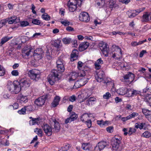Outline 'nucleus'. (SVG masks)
<instances>
[{
    "label": "nucleus",
    "instance_id": "nucleus-16",
    "mask_svg": "<svg viewBox=\"0 0 151 151\" xmlns=\"http://www.w3.org/2000/svg\"><path fill=\"white\" fill-rule=\"evenodd\" d=\"M79 19L83 22H88L90 20L88 14L86 12H83L81 13L79 16Z\"/></svg>",
    "mask_w": 151,
    "mask_h": 151
},
{
    "label": "nucleus",
    "instance_id": "nucleus-56",
    "mask_svg": "<svg viewBox=\"0 0 151 151\" xmlns=\"http://www.w3.org/2000/svg\"><path fill=\"white\" fill-rule=\"evenodd\" d=\"M46 55L47 58L48 60H51L52 59V57L50 56V54L49 50H47L46 52Z\"/></svg>",
    "mask_w": 151,
    "mask_h": 151
},
{
    "label": "nucleus",
    "instance_id": "nucleus-50",
    "mask_svg": "<svg viewBox=\"0 0 151 151\" xmlns=\"http://www.w3.org/2000/svg\"><path fill=\"white\" fill-rule=\"evenodd\" d=\"M32 23L34 24L39 25L40 23V20L37 19H33L32 21Z\"/></svg>",
    "mask_w": 151,
    "mask_h": 151
},
{
    "label": "nucleus",
    "instance_id": "nucleus-10",
    "mask_svg": "<svg viewBox=\"0 0 151 151\" xmlns=\"http://www.w3.org/2000/svg\"><path fill=\"white\" fill-rule=\"evenodd\" d=\"M44 52L41 48L37 49L34 51L33 57L35 60H39L42 58Z\"/></svg>",
    "mask_w": 151,
    "mask_h": 151
},
{
    "label": "nucleus",
    "instance_id": "nucleus-37",
    "mask_svg": "<svg viewBox=\"0 0 151 151\" xmlns=\"http://www.w3.org/2000/svg\"><path fill=\"white\" fill-rule=\"evenodd\" d=\"M39 121L38 118L32 119L29 121V124L30 125H33L37 124Z\"/></svg>",
    "mask_w": 151,
    "mask_h": 151
},
{
    "label": "nucleus",
    "instance_id": "nucleus-62",
    "mask_svg": "<svg viewBox=\"0 0 151 151\" xmlns=\"http://www.w3.org/2000/svg\"><path fill=\"white\" fill-rule=\"evenodd\" d=\"M115 2L112 0H110L109 2V6L110 8H112L115 5Z\"/></svg>",
    "mask_w": 151,
    "mask_h": 151
},
{
    "label": "nucleus",
    "instance_id": "nucleus-54",
    "mask_svg": "<svg viewBox=\"0 0 151 151\" xmlns=\"http://www.w3.org/2000/svg\"><path fill=\"white\" fill-rule=\"evenodd\" d=\"M29 25V23L27 21H22L21 22L20 25L22 27H24Z\"/></svg>",
    "mask_w": 151,
    "mask_h": 151
},
{
    "label": "nucleus",
    "instance_id": "nucleus-12",
    "mask_svg": "<svg viewBox=\"0 0 151 151\" xmlns=\"http://www.w3.org/2000/svg\"><path fill=\"white\" fill-rule=\"evenodd\" d=\"M49 95L47 94L40 97L35 101V104L37 106H41L44 105L46 100L49 97Z\"/></svg>",
    "mask_w": 151,
    "mask_h": 151
},
{
    "label": "nucleus",
    "instance_id": "nucleus-61",
    "mask_svg": "<svg viewBox=\"0 0 151 151\" xmlns=\"http://www.w3.org/2000/svg\"><path fill=\"white\" fill-rule=\"evenodd\" d=\"M76 97L74 95H73L69 97V100L71 102H73L76 100Z\"/></svg>",
    "mask_w": 151,
    "mask_h": 151
},
{
    "label": "nucleus",
    "instance_id": "nucleus-36",
    "mask_svg": "<svg viewBox=\"0 0 151 151\" xmlns=\"http://www.w3.org/2000/svg\"><path fill=\"white\" fill-rule=\"evenodd\" d=\"M34 131L35 132H36L40 136H42V131L41 129L36 128L34 129Z\"/></svg>",
    "mask_w": 151,
    "mask_h": 151
},
{
    "label": "nucleus",
    "instance_id": "nucleus-48",
    "mask_svg": "<svg viewBox=\"0 0 151 151\" xmlns=\"http://www.w3.org/2000/svg\"><path fill=\"white\" fill-rule=\"evenodd\" d=\"M111 96V94L109 92L106 93L103 95V98L105 99H108Z\"/></svg>",
    "mask_w": 151,
    "mask_h": 151
},
{
    "label": "nucleus",
    "instance_id": "nucleus-40",
    "mask_svg": "<svg viewBox=\"0 0 151 151\" xmlns=\"http://www.w3.org/2000/svg\"><path fill=\"white\" fill-rule=\"evenodd\" d=\"M42 18L44 20L48 21L50 19V17L47 13H44L42 16Z\"/></svg>",
    "mask_w": 151,
    "mask_h": 151
},
{
    "label": "nucleus",
    "instance_id": "nucleus-33",
    "mask_svg": "<svg viewBox=\"0 0 151 151\" xmlns=\"http://www.w3.org/2000/svg\"><path fill=\"white\" fill-rule=\"evenodd\" d=\"M62 41L64 44H69L71 42L72 40L70 38L66 37L63 38L62 39Z\"/></svg>",
    "mask_w": 151,
    "mask_h": 151
},
{
    "label": "nucleus",
    "instance_id": "nucleus-55",
    "mask_svg": "<svg viewBox=\"0 0 151 151\" xmlns=\"http://www.w3.org/2000/svg\"><path fill=\"white\" fill-rule=\"evenodd\" d=\"M10 108H12L13 109H17L19 107V105L17 103L14 104L13 105L9 106Z\"/></svg>",
    "mask_w": 151,
    "mask_h": 151
},
{
    "label": "nucleus",
    "instance_id": "nucleus-30",
    "mask_svg": "<svg viewBox=\"0 0 151 151\" xmlns=\"http://www.w3.org/2000/svg\"><path fill=\"white\" fill-rule=\"evenodd\" d=\"M12 37H9L7 36L3 37L1 40L0 46H1L2 45L11 39Z\"/></svg>",
    "mask_w": 151,
    "mask_h": 151
},
{
    "label": "nucleus",
    "instance_id": "nucleus-19",
    "mask_svg": "<svg viewBox=\"0 0 151 151\" xmlns=\"http://www.w3.org/2000/svg\"><path fill=\"white\" fill-rule=\"evenodd\" d=\"M32 49L30 45H27L24 46L22 50V52L25 55L28 56L30 54Z\"/></svg>",
    "mask_w": 151,
    "mask_h": 151
},
{
    "label": "nucleus",
    "instance_id": "nucleus-15",
    "mask_svg": "<svg viewBox=\"0 0 151 151\" xmlns=\"http://www.w3.org/2000/svg\"><path fill=\"white\" fill-rule=\"evenodd\" d=\"M43 130L45 134L48 136H50L52 135L53 132L51 127L48 124H45L42 126Z\"/></svg>",
    "mask_w": 151,
    "mask_h": 151
},
{
    "label": "nucleus",
    "instance_id": "nucleus-52",
    "mask_svg": "<svg viewBox=\"0 0 151 151\" xmlns=\"http://www.w3.org/2000/svg\"><path fill=\"white\" fill-rule=\"evenodd\" d=\"M9 48L10 49V50H9L8 51L7 53L9 56H12V55H13L14 54V52H12V51L14 48H12V47H10Z\"/></svg>",
    "mask_w": 151,
    "mask_h": 151
},
{
    "label": "nucleus",
    "instance_id": "nucleus-6",
    "mask_svg": "<svg viewBox=\"0 0 151 151\" xmlns=\"http://www.w3.org/2000/svg\"><path fill=\"white\" fill-rule=\"evenodd\" d=\"M113 52H112V57L114 58L119 59L121 58L122 55V50L118 46L113 45L112 47Z\"/></svg>",
    "mask_w": 151,
    "mask_h": 151
},
{
    "label": "nucleus",
    "instance_id": "nucleus-20",
    "mask_svg": "<svg viewBox=\"0 0 151 151\" xmlns=\"http://www.w3.org/2000/svg\"><path fill=\"white\" fill-rule=\"evenodd\" d=\"M89 43L88 42H84L80 44L78 47L79 50L80 51H83L88 47Z\"/></svg>",
    "mask_w": 151,
    "mask_h": 151
},
{
    "label": "nucleus",
    "instance_id": "nucleus-23",
    "mask_svg": "<svg viewBox=\"0 0 151 151\" xmlns=\"http://www.w3.org/2000/svg\"><path fill=\"white\" fill-rule=\"evenodd\" d=\"M104 63L102 58H100L97 60L95 63V68L96 70H99L101 68V65L102 64Z\"/></svg>",
    "mask_w": 151,
    "mask_h": 151
},
{
    "label": "nucleus",
    "instance_id": "nucleus-8",
    "mask_svg": "<svg viewBox=\"0 0 151 151\" xmlns=\"http://www.w3.org/2000/svg\"><path fill=\"white\" fill-rule=\"evenodd\" d=\"M56 63L58 71L60 73L64 72L65 70L64 65L65 62L63 59V57L61 56L59 57Z\"/></svg>",
    "mask_w": 151,
    "mask_h": 151
},
{
    "label": "nucleus",
    "instance_id": "nucleus-26",
    "mask_svg": "<svg viewBox=\"0 0 151 151\" xmlns=\"http://www.w3.org/2000/svg\"><path fill=\"white\" fill-rule=\"evenodd\" d=\"M60 100V97L59 96H56L52 103V106L53 107H56L59 104Z\"/></svg>",
    "mask_w": 151,
    "mask_h": 151
},
{
    "label": "nucleus",
    "instance_id": "nucleus-43",
    "mask_svg": "<svg viewBox=\"0 0 151 151\" xmlns=\"http://www.w3.org/2000/svg\"><path fill=\"white\" fill-rule=\"evenodd\" d=\"M78 117L77 115L75 114L74 112H72L71 113V115L70 117L71 119V120L72 121H74L76 120Z\"/></svg>",
    "mask_w": 151,
    "mask_h": 151
},
{
    "label": "nucleus",
    "instance_id": "nucleus-45",
    "mask_svg": "<svg viewBox=\"0 0 151 151\" xmlns=\"http://www.w3.org/2000/svg\"><path fill=\"white\" fill-rule=\"evenodd\" d=\"M8 22V20L6 19L2 20L0 21V28L3 26L5 25Z\"/></svg>",
    "mask_w": 151,
    "mask_h": 151
},
{
    "label": "nucleus",
    "instance_id": "nucleus-49",
    "mask_svg": "<svg viewBox=\"0 0 151 151\" xmlns=\"http://www.w3.org/2000/svg\"><path fill=\"white\" fill-rule=\"evenodd\" d=\"M88 143H83L82 144V149L85 150H88Z\"/></svg>",
    "mask_w": 151,
    "mask_h": 151
},
{
    "label": "nucleus",
    "instance_id": "nucleus-28",
    "mask_svg": "<svg viewBox=\"0 0 151 151\" xmlns=\"http://www.w3.org/2000/svg\"><path fill=\"white\" fill-rule=\"evenodd\" d=\"M11 20H9L8 22L9 24H12L13 23H17L19 22L20 20L17 19V17L14 16L11 17Z\"/></svg>",
    "mask_w": 151,
    "mask_h": 151
},
{
    "label": "nucleus",
    "instance_id": "nucleus-31",
    "mask_svg": "<svg viewBox=\"0 0 151 151\" xmlns=\"http://www.w3.org/2000/svg\"><path fill=\"white\" fill-rule=\"evenodd\" d=\"M98 144L101 150L103 149L107 144V142L104 141L100 142Z\"/></svg>",
    "mask_w": 151,
    "mask_h": 151
},
{
    "label": "nucleus",
    "instance_id": "nucleus-63",
    "mask_svg": "<svg viewBox=\"0 0 151 151\" xmlns=\"http://www.w3.org/2000/svg\"><path fill=\"white\" fill-rule=\"evenodd\" d=\"M145 9V8H142L135 10V11L136 12L137 14H138L139 13L144 11Z\"/></svg>",
    "mask_w": 151,
    "mask_h": 151
},
{
    "label": "nucleus",
    "instance_id": "nucleus-44",
    "mask_svg": "<svg viewBox=\"0 0 151 151\" xmlns=\"http://www.w3.org/2000/svg\"><path fill=\"white\" fill-rule=\"evenodd\" d=\"M138 115V114L136 112H133L131 114L128 116L129 119L132 118H134L135 116H137Z\"/></svg>",
    "mask_w": 151,
    "mask_h": 151
},
{
    "label": "nucleus",
    "instance_id": "nucleus-11",
    "mask_svg": "<svg viewBox=\"0 0 151 151\" xmlns=\"http://www.w3.org/2000/svg\"><path fill=\"white\" fill-rule=\"evenodd\" d=\"M81 78L76 81L75 83L74 86L77 88L84 85L88 81V78L86 75L84 76L80 77Z\"/></svg>",
    "mask_w": 151,
    "mask_h": 151
},
{
    "label": "nucleus",
    "instance_id": "nucleus-46",
    "mask_svg": "<svg viewBox=\"0 0 151 151\" xmlns=\"http://www.w3.org/2000/svg\"><path fill=\"white\" fill-rule=\"evenodd\" d=\"M24 107L25 108L26 111H31L33 110L32 106L31 105L25 106Z\"/></svg>",
    "mask_w": 151,
    "mask_h": 151
},
{
    "label": "nucleus",
    "instance_id": "nucleus-5",
    "mask_svg": "<svg viewBox=\"0 0 151 151\" xmlns=\"http://www.w3.org/2000/svg\"><path fill=\"white\" fill-rule=\"evenodd\" d=\"M91 94V92L88 89H86L85 91H83L78 96V99L79 102L80 103L84 102L86 100L89 98Z\"/></svg>",
    "mask_w": 151,
    "mask_h": 151
},
{
    "label": "nucleus",
    "instance_id": "nucleus-53",
    "mask_svg": "<svg viewBox=\"0 0 151 151\" xmlns=\"http://www.w3.org/2000/svg\"><path fill=\"white\" fill-rule=\"evenodd\" d=\"M126 94L128 95L129 96H133V90L131 89H128V90Z\"/></svg>",
    "mask_w": 151,
    "mask_h": 151
},
{
    "label": "nucleus",
    "instance_id": "nucleus-58",
    "mask_svg": "<svg viewBox=\"0 0 151 151\" xmlns=\"http://www.w3.org/2000/svg\"><path fill=\"white\" fill-rule=\"evenodd\" d=\"M88 128H90L91 126V119H89L85 122Z\"/></svg>",
    "mask_w": 151,
    "mask_h": 151
},
{
    "label": "nucleus",
    "instance_id": "nucleus-17",
    "mask_svg": "<svg viewBox=\"0 0 151 151\" xmlns=\"http://www.w3.org/2000/svg\"><path fill=\"white\" fill-rule=\"evenodd\" d=\"M107 46V44L106 43H101L99 45L100 49L101 50L103 54L105 56H108L109 49Z\"/></svg>",
    "mask_w": 151,
    "mask_h": 151
},
{
    "label": "nucleus",
    "instance_id": "nucleus-9",
    "mask_svg": "<svg viewBox=\"0 0 151 151\" xmlns=\"http://www.w3.org/2000/svg\"><path fill=\"white\" fill-rule=\"evenodd\" d=\"M121 138L119 137L115 136L111 140V144L113 149L114 150H117L119 148V145L120 143Z\"/></svg>",
    "mask_w": 151,
    "mask_h": 151
},
{
    "label": "nucleus",
    "instance_id": "nucleus-51",
    "mask_svg": "<svg viewBox=\"0 0 151 151\" xmlns=\"http://www.w3.org/2000/svg\"><path fill=\"white\" fill-rule=\"evenodd\" d=\"M61 23L64 25L65 26H67L70 24V22L68 21L67 20H64L60 22Z\"/></svg>",
    "mask_w": 151,
    "mask_h": 151
},
{
    "label": "nucleus",
    "instance_id": "nucleus-1",
    "mask_svg": "<svg viewBox=\"0 0 151 151\" xmlns=\"http://www.w3.org/2000/svg\"><path fill=\"white\" fill-rule=\"evenodd\" d=\"M104 72L103 71H100L95 76V79L97 82L101 83L103 85L109 86L113 84V81L110 79L106 78Z\"/></svg>",
    "mask_w": 151,
    "mask_h": 151
},
{
    "label": "nucleus",
    "instance_id": "nucleus-18",
    "mask_svg": "<svg viewBox=\"0 0 151 151\" xmlns=\"http://www.w3.org/2000/svg\"><path fill=\"white\" fill-rule=\"evenodd\" d=\"M86 100L85 105L89 106L93 105L96 101V99L94 97H90Z\"/></svg>",
    "mask_w": 151,
    "mask_h": 151
},
{
    "label": "nucleus",
    "instance_id": "nucleus-7",
    "mask_svg": "<svg viewBox=\"0 0 151 151\" xmlns=\"http://www.w3.org/2000/svg\"><path fill=\"white\" fill-rule=\"evenodd\" d=\"M28 73L30 78L34 80L37 81L40 78V73L36 69L29 70Z\"/></svg>",
    "mask_w": 151,
    "mask_h": 151
},
{
    "label": "nucleus",
    "instance_id": "nucleus-24",
    "mask_svg": "<svg viewBox=\"0 0 151 151\" xmlns=\"http://www.w3.org/2000/svg\"><path fill=\"white\" fill-rule=\"evenodd\" d=\"M78 52L76 50L73 51L70 55V60L72 61L76 59L78 56Z\"/></svg>",
    "mask_w": 151,
    "mask_h": 151
},
{
    "label": "nucleus",
    "instance_id": "nucleus-4",
    "mask_svg": "<svg viewBox=\"0 0 151 151\" xmlns=\"http://www.w3.org/2000/svg\"><path fill=\"white\" fill-rule=\"evenodd\" d=\"M86 75V72L83 70L80 71L79 72L73 71L69 74V81L70 82L76 80L78 77H83Z\"/></svg>",
    "mask_w": 151,
    "mask_h": 151
},
{
    "label": "nucleus",
    "instance_id": "nucleus-64",
    "mask_svg": "<svg viewBox=\"0 0 151 151\" xmlns=\"http://www.w3.org/2000/svg\"><path fill=\"white\" fill-rule=\"evenodd\" d=\"M94 151H100L101 150L98 144L94 147Z\"/></svg>",
    "mask_w": 151,
    "mask_h": 151
},
{
    "label": "nucleus",
    "instance_id": "nucleus-32",
    "mask_svg": "<svg viewBox=\"0 0 151 151\" xmlns=\"http://www.w3.org/2000/svg\"><path fill=\"white\" fill-rule=\"evenodd\" d=\"M142 113L145 115L146 117L151 115V111L145 108L142 109Z\"/></svg>",
    "mask_w": 151,
    "mask_h": 151
},
{
    "label": "nucleus",
    "instance_id": "nucleus-60",
    "mask_svg": "<svg viewBox=\"0 0 151 151\" xmlns=\"http://www.w3.org/2000/svg\"><path fill=\"white\" fill-rule=\"evenodd\" d=\"M70 147V145L68 144L65 145L62 148L63 150V151H67L69 149Z\"/></svg>",
    "mask_w": 151,
    "mask_h": 151
},
{
    "label": "nucleus",
    "instance_id": "nucleus-22",
    "mask_svg": "<svg viewBox=\"0 0 151 151\" xmlns=\"http://www.w3.org/2000/svg\"><path fill=\"white\" fill-rule=\"evenodd\" d=\"M17 99L21 103H26L28 102V99L27 97L20 94L17 97Z\"/></svg>",
    "mask_w": 151,
    "mask_h": 151
},
{
    "label": "nucleus",
    "instance_id": "nucleus-14",
    "mask_svg": "<svg viewBox=\"0 0 151 151\" xmlns=\"http://www.w3.org/2000/svg\"><path fill=\"white\" fill-rule=\"evenodd\" d=\"M19 82V85L21 89V88L26 89L29 87L30 85V82L29 79H22Z\"/></svg>",
    "mask_w": 151,
    "mask_h": 151
},
{
    "label": "nucleus",
    "instance_id": "nucleus-21",
    "mask_svg": "<svg viewBox=\"0 0 151 151\" xmlns=\"http://www.w3.org/2000/svg\"><path fill=\"white\" fill-rule=\"evenodd\" d=\"M52 123V124H53L54 127H53L52 130L53 132H58L60 130V126L58 122L56 121L55 119L53 120Z\"/></svg>",
    "mask_w": 151,
    "mask_h": 151
},
{
    "label": "nucleus",
    "instance_id": "nucleus-57",
    "mask_svg": "<svg viewBox=\"0 0 151 151\" xmlns=\"http://www.w3.org/2000/svg\"><path fill=\"white\" fill-rule=\"evenodd\" d=\"M137 15V13L135 10L133 11V12L130 15H129L128 14L129 17L130 18H133Z\"/></svg>",
    "mask_w": 151,
    "mask_h": 151
},
{
    "label": "nucleus",
    "instance_id": "nucleus-38",
    "mask_svg": "<svg viewBox=\"0 0 151 151\" xmlns=\"http://www.w3.org/2000/svg\"><path fill=\"white\" fill-rule=\"evenodd\" d=\"M149 14L148 13L146 12L145 14H144L142 17V21L143 22H147L149 20Z\"/></svg>",
    "mask_w": 151,
    "mask_h": 151
},
{
    "label": "nucleus",
    "instance_id": "nucleus-39",
    "mask_svg": "<svg viewBox=\"0 0 151 151\" xmlns=\"http://www.w3.org/2000/svg\"><path fill=\"white\" fill-rule=\"evenodd\" d=\"M137 130L135 128L132 127H130L129 128V130L128 131V134L129 135H131L132 134H133L135 133Z\"/></svg>",
    "mask_w": 151,
    "mask_h": 151
},
{
    "label": "nucleus",
    "instance_id": "nucleus-27",
    "mask_svg": "<svg viewBox=\"0 0 151 151\" xmlns=\"http://www.w3.org/2000/svg\"><path fill=\"white\" fill-rule=\"evenodd\" d=\"M89 116L87 113H84L80 117L81 120L83 122H85L86 121L88 120Z\"/></svg>",
    "mask_w": 151,
    "mask_h": 151
},
{
    "label": "nucleus",
    "instance_id": "nucleus-13",
    "mask_svg": "<svg viewBox=\"0 0 151 151\" xmlns=\"http://www.w3.org/2000/svg\"><path fill=\"white\" fill-rule=\"evenodd\" d=\"M124 82H126L127 84L131 83L134 79V75L131 73H129L123 77Z\"/></svg>",
    "mask_w": 151,
    "mask_h": 151
},
{
    "label": "nucleus",
    "instance_id": "nucleus-3",
    "mask_svg": "<svg viewBox=\"0 0 151 151\" xmlns=\"http://www.w3.org/2000/svg\"><path fill=\"white\" fill-rule=\"evenodd\" d=\"M61 74L56 70H52L49 75L47 81L50 85H52L60 78Z\"/></svg>",
    "mask_w": 151,
    "mask_h": 151
},
{
    "label": "nucleus",
    "instance_id": "nucleus-41",
    "mask_svg": "<svg viewBox=\"0 0 151 151\" xmlns=\"http://www.w3.org/2000/svg\"><path fill=\"white\" fill-rule=\"evenodd\" d=\"M61 42V41L60 40L58 39L56 40L54 42V45L57 48H59L60 46Z\"/></svg>",
    "mask_w": 151,
    "mask_h": 151
},
{
    "label": "nucleus",
    "instance_id": "nucleus-47",
    "mask_svg": "<svg viewBox=\"0 0 151 151\" xmlns=\"http://www.w3.org/2000/svg\"><path fill=\"white\" fill-rule=\"evenodd\" d=\"M26 111L25 108L24 107L21 110H19L18 111V113L20 114H24L26 113Z\"/></svg>",
    "mask_w": 151,
    "mask_h": 151
},
{
    "label": "nucleus",
    "instance_id": "nucleus-42",
    "mask_svg": "<svg viewBox=\"0 0 151 151\" xmlns=\"http://www.w3.org/2000/svg\"><path fill=\"white\" fill-rule=\"evenodd\" d=\"M5 73V70L4 68L0 65V76H3Z\"/></svg>",
    "mask_w": 151,
    "mask_h": 151
},
{
    "label": "nucleus",
    "instance_id": "nucleus-34",
    "mask_svg": "<svg viewBox=\"0 0 151 151\" xmlns=\"http://www.w3.org/2000/svg\"><path fill=\"white\" fill-rule=\"evenodd\" d=\"M151 136V133L148 131H145L142 134V137L146 138H149Z\"/></svg>",
    "mask_w": 151,
    "mask_h": 151
},
{
    "label": "nucleus",
    "instance_id": "nucleus-2",
    "mask_svg": "<svg viewBox=\"0 0 151 151\" xmlns=\"http://www.w3.org/2000/svg\"><path fill=\"white\" fill-rule=\"evenodd\" d=\"M19 84V82L18 81H15L13 82L8 81L7 88L12 93L17 94L20 92L21 89Z\"/></svg>",
    "mask_w": 151,
    "mask_h": 151
},
{
    "label": "nucleus",
    "instance_id": "nucleus-59",
    "mask_svg": "<svg viewBox=\"0 0 151 151\" xmlns=\"http://www.w3.org/2000/svg\"><path fill=\"white\" fill-rule=\"evenodd\" d=\"M11 74L13 76H17L19 75V73L17 70H14L11 72Z\"/></svg>",
    "mask_w": 151,
    "mask_h": 151
},
{
    "label": "nucleus",
    "instance_id": "nucleus-29",
    "mask_svg": "<svg viewBox=\"0 0 151 151\" xmlns=\"http://www.w3.org/2000/svg\"><path fill=\"white\" fill-rule=\"evenodd\" d=\"M145 125V123H136L134 125V127L137 129L139 128L141 130L143 128Z\"/></svg>",
    "mask_w": 151,
    "mask_h": 151
},
{
    "label": "nucleus",
    "instance_id": "nucleus-25",
    "mask_svg": "<svg viewBox=\"0 0 151 151\" xmlns=\"http://www.w3.org/2000/svg\"><path fill=\"white\" fill-rule=\"evenodd\" d=\"M128 90V88L126 87H122L117 90L116 92L119 94L124 95L126 94Z\"/></svg>",
    "mask_w": 151,
    "mask_h": 151
},
{
    "label": "nucleus",
    "instance_id": "nucleus-35",
    "mask_svg": "<svg viewBox=\"0 0 151 151\" xmlns=\"http://www.w3.org/2000/svg\"><path fill=\"white\" fill-rule=\"evenodd\" d=\"M107 121L104 122L102 120L97 121V124L99 125L100 127H102L107 125Z\"/></svg>",
    "mask_w": 151,
    "mask_h": 151
}]
</instances>
